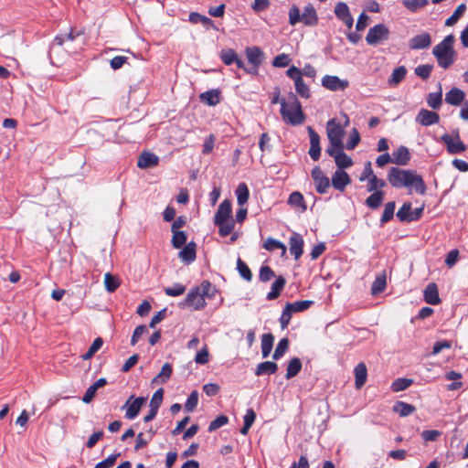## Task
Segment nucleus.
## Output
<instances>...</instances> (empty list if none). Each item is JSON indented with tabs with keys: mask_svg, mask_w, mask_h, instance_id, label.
<instances>
[{
	"mask_svg": "<svg viewBox=\"0 0 468 468\" xmlns=\"http://www.w3.org/2000/svg\"><path fill=\"white\" fill-rule=\"evenodd\" d=\"M388 181L395 188H413L417 193L424 195L426 185L420 176L414 170L391 167L388 173Z\"/></svg>",
	"mask_w": 468,
	"mask_h": 468,
	"instance_id": "1",
	"label": "nucleus"
},
{
	"mask_svg": "<svg viewBox=\"0 0 468 468\" xmlns=\"http://www.w3.org/2000/svg\"><path fill=\"white\" fill-rule=\"evenodd\" d=\"M280 113L285 123L296 126L304 122L305 115L303 112L301 102L293 93L289 94L288 101H281Z\"/></svg>",
	"mask_w": 468,
	"mask_h": 468,
	"instance_id": "2",
	"label": "nucleus"
},
{
	"mask_svg": "<svg viewBox=\"0 0 468 468\" xmlns=\"http://www.w3.org/2000/svg\"><path fill=\"white\" fill-rule=\"evenodd\" d=\"M454 41V36L450 34L433 47L432 54L436 58L438 65L444 69L450 68L455 61L456 52L453 48Z\"/></svg>",
	"mask_w": 468,
	"mask_h": 468,
	"instance_id": "3",
	"label": "nucleus"
},
{
	"mask_svg": "<svg viewBox=\"0 0 468 468\" xmlns=\"http://www.w3.org/2000/svg\"><path fill=\"white\" fill-rule=\"evenodd\" d=\"M82 35L81 31L74 32L71 29L69 33L58 35L52 41L49 48V57L58 52V48L65 45L64 49L68 52H77V48L72 47V43Z\"/></svg>",
	"mask_w": 468,
	"mask_h": 468,
	"instance_id": "4",
	"label": "nucleus"
},
{
	"mask_svg": "<svg viewBox=\"0 0 468 468\" xmlns=\"http://www.w3.org/2000/svg\"><path fill=\"white\" fill-rule=\"evenodd\" d=\"M326 133L329 140V145L326 149H334L335 147H342L344 145V129L335 120H330L327 122Z\"/></svg>",
	"mask_w": 468,
	"mask_h": 468,
	"instance_id": "5",
	"label": "nucleus"
},
{
	"mask_svg": "<svg viewBox=\"0 0 468 468\" xmlns=\"http://www.w3.org/2000/svg\"><path fill=\"white\" fill-rule=\"evenodd\" d=\"M207 303L203 294H201L198 287L192 288L186 294L184 301L178 303L179 307L184 309L186 307L193 308L194 310H202Z\"/></svg>",
	"mask_w": 468,
	"mask_h": 468,
	"instance_id": "6",
	"label": "nucleus"
},
{
	"mask_svg": "<svg viewBox=\"0 0 468 468\" xmlns=\"http://www.w3.org/2000/svg\"><path fill=\"white\" fill-rule=\"evenodd\" d=\"M389 29L384 24H378L373 27L369 28L366 37V41L370 46H377L382 41L389 38Z\"/></svg>",
	"mask_w": 468,
	"mask_h": 468,
	"instance_id": "7",
	"label": "nucleus"
},
{
	"mask_svg": "<svg viewBox=\"0 0 468 468\" xmlns=\"http://www.w3.org/2000/svg\"><path fill=\"white\" fill-rule=\"evenodd\" d=\"M441 141L445 144L447 152L450 154H461L467 148V146L462 142L458 132H456L454 136L444 133L441 137Z\"/></svg>",
	"mask_w": 468,
	"mask_h": 468,
	"instance_id": "8",
	"label": "nucleus"
},
{
	"mask_svg": "<svg viewBox=\"0 0 468 468\" xmlns=\"http://www.w3.org/2000/svg\"><path fill=\"white\" fill-rule=\"evenodd\" d=\"M345 145L334 149H326L328 155L335 159L337 169L344 170L353 165V160L344 152Z\"/></svg>",
	"mask_w": 468,
	"mask_h": 468,
	"instance_id": "9",
	"label": "nucleus"
},
{
	"mask_svg": "<svg viewBox=\"0 0 468 468\" xmlns=\"http://www.w3.org/2000/svg\"><path fill=\"white\" fill-rule=\"evenodd\" d=\"M316 191L319 194L327 193L330 187V180L319 166L313 168L311 172Z\"/></svg>",
	"mask_w": 468,
	"mask_h": 468,
	"instance_id": "10",
	"label": "nucleus"
},
{
	"mask_svg": "<svg viewBox=\"0 0 468 468\" xmlns=\"http://www.w3.org/2000/svg\"><path fill=\"white\" fill-rule=\"evenodd\" d=\"M321 83L324 88L332 91L345 90L349 86L348 80H341L337 76L333 75H324L322 78Z\"/></svg>",
	"mask_w": 468,
	"mask_h": 468,
	"instance_id": "11",
	"label": "nucleus"
},
{
	"mask_svg": "<svg viewBox=\"0 0 468 468\" xmlns=\"http://www.w3.org/2000/svg\"><path fill=\"white\" fill-rule=\"evenodd\" d=\"M307 131L310 137V149L308 153L314 161H317L321 156L320 136L311 126L307 127Z\"/></svg>",
	"mask_w": 468,
	"mask_h": 468,
	"instance_id": "12",
	"label": "nucleus"
},
{
	"mask_svg": "<svg viewBox=\"0 0 468 468\" xmlns=\"http://www.w3.org/2000/svg\"><path fill=\"white\" fill-rule=\"evenodd\" d=\"M144 402V398L139 397L133 399V396H131L129 399L126 401L123 408L127 407L125 417L128 420H133L140 412V410Z\"/></svg>",
	"mask_w": 468,
	"mask_h": 468,
	"instance_id": "13",
	"label": "nucleus"
},
{
	"mask_svg": "<svg viewBox=\"0 0 468 468\" xmlns=\"http://www.w3.org/2000/svg\"><path fill=\"white\" fill-rule=\"evenodd\" d=\"M431 45V37L428 32L416 35L409 41L410 49L419 50L428 48Z\"/></svg>",
	"mask_w": 468,
	"mask_h": 468,
	"instance_id": "14",
	"label": "nucleus"
},
{
	"mask_svg": "<svg viewBox=\"0 0 468 468\" xmlns=\"http://www.w3.org/2000/svg\"><path fill=\"white\" fill-rule=\"evenodd\" d=\"M416 122L422 126H431L440 122V115L435 112L421 109L416 116Z\"/></svg>",
	"mask_w": 468,
	"mask_h": 468,
	"instance_id": "15",
	"label": "nucleus"
},
{
	"mask_svg": "<svg viewBox=\"0 0 468 468\" xmlns=\"http://www.w3.org/2000/svg\"><path fill=\"white\" fill-rule=\"evenodd\" d=\"M335 14L349 29L353 27L354 19L346 3H337L335 7Z\"/></svg>",
	"mask_w": 468,
	"mask_h": 468,
	"instance_id": "16",
	"label": "nucleus"
},
{
	"mask_svg": "<svg viewBox=\"0 0 468 468\" xmlns=\"http://www.w3.org/2000/svg\"><path fill=\"white\" fill-rule=\"evenodd\" d=\"M350 183V176L344 170L337 169L332 176V186L338 191L343 192Z\"/></svg>",
	"mask_w": 468,
	"mask_h": 468,
	"instance_id": "17",
	"label": "nucleus"
},
{
	"mask_svg": "<svg viewBox=\"0 0 468 468\" xmlns=\"http://www.w3.org/2000/svg\"><path fill=\"white\" fill-rule=\"evenodd\" d=\"M231 202L229 199L223 200L215 214L214 223H222L229 221L231 216Z\"/></svg>",
	"mask_w": 468,
	"mask_h": 468,
	"instance_id": "18",
	"label": "nucleus"
},
{
	"mask_svg": "<svg viewBox=\"0 0 468 468\" xmlns=\"http://www.w3.org/2000/svg\"><path fill=\"white\" fill-rule=\"evenodd\" d=\"M290 252L298 260L303 252V239L298 233H293L289 239Z\"/></svg>",
	"mask_w": 468,
	"mask_h": 468,
	"instance_id": "19",
	"label": "nucleus"
},
{
	"mask_svg": "<svg viewBox=\"0 0 468 468\" xmlns=\"http://www.w3.org/2000/svg\"><path fill=\"white\" fill-rule=\"evenodd\" d=\"M392 164L406 165L410 160V154L406 146L400 145L392 152Z\"/></svg>",
	"mask_w": 468,
	"mask_h": 468,
	"instance_id": "20",
	"label": "nucleus"
},
{
	"mask_svg": "<svg viewBox=\"0 0 468 468\" xmlns=\"http://www.w3.org/2000/svg\"><path fill=\"white\" fill-rule=\"evenodd\" d=\"M245 53L250 65L261 66L262 64L264 53L259 47L247 48Z\"/></svg>",
	"mask_w": 468,
	"mask_h": 468,
	"instance_id": "21",
	"label": "nucleus"
},
{
	"mask_svg": "<svg viewBox=\"0 0 468 468\" xmlns=\"http://www.w3.org/2000/svg\"><path fill=\"white\" fill-rule=\"evenodd\" d=\"M197 245L194 241L187 243L178 253L182 261L189 264L196 260Z\"/></svg>",
	"mask_w": 468,
	"mask_h": 468,
	"instance_id": "22",
	"label": "nucleus"
},
{
	"mask_svg": "<svg viewBox=\"0 0 468 468\" xmlns=\"http://www.w3.org/2000/svg\"><path fill=\"white\" fill-rule=\"evenodd\" d=\"M159 157L154 153L143 152L137 162L140 168H148L158 165Z\"/></svg>",
	"mask_w": 468,
	"mask_h": 468,
	"instance_id": "23",
	"label": "nucleus"
},
{
	"mask_svg": "<svg viewBox=\"0 0 468 468\" xmlns=\"http://www.w3.org/2000/svg\"><path fill=\"white\" fill-rule=\"evenodd\" d=\"M424 300L429 304H438L441 303V299L439 297L438 287L436 283L431 282L429 283L424 290Z\"/></svg>",
	"mask_w": 468,
	"mask_h": 468,
	"instance_id": "24",
	"label": "nucleus"
},
{
	"mask_svg": "<svg viewBox=\"0 0 468 468\" xmlns=\"http://www.w3.org/2000/svg\"><path fill=\"white\" fill-rule=\"evenodd\" d=\"M465 93L458 89L452 88L445 94V101L453 106H458L464 100Z\"/></svg>",
	"mask_w": 468,
	"mask_h": 468,
	"instance_id": "25",
	"label": "nucleus"
},
{
	"mask_svg": "<svg viewBox=\"0 0 468 468\" xmlns=\"http://www.w3.org/2000/svg\"><path fill=\"white\" fill-rule=\"evenodd\" d=\"M107 384V380L104 378H99L96 382H94L91 386H90L84 396L82 397V401L84 403H90L96 395V392L99 388L104 387Z\"/></svg>",
	"mask_w": 468,
	"mask_h": 468,
	"instance_id": "26",
	"label": "nucleus"
},
{
	"mask_svg": "<svg viewBox=\"0 0 468 468\" xmlns=\"http://www.w3.org/2000/svg\"><path fill=\"white\" fill-rule=\"evenodd\" d=\"M301 21L306 26H314L318 23L316 11L312 5H308L304 7L301 15Z\"/></svg>",
	"mask_w": 468,
	"mask_h": 468,
	"instance_id": "27",
	"label": "nucleus"
},
{
	"mask_svg": "<svg viewBox=\"0 0 468 468\" xmlns=\"http://www.w3.org/2000/svg\"><path fill=\"white\" fill-rule=\"evenodd\" d=\"M189 22H191L192 24L201 23L207 29L211 27L215 30H218V28L215 26L214 21L211 18L197 12H191L189 14Z\"/></svg>",
	"mask_w": 468,
	"mask_h": 468,
	"instance_id": "28",
	"label": "nucleus"
},
{
	"mask_svg": "<svg viewBox=\"0 0 468 468\" xmlns=\"http://www.w3.org/2000/svg\"><path fill=\"white\" fill-rule=\"evenodd\" d=\"M278 370V365L275 362L272 361H265L260 363L256 369H255V375L256 376H263V375H272L276 373Z\"/></svg>",
	"mask_w": 468,
	"mask_h": 468,
	"instance_id": "29",
	"label": "nucleus"
},
{
	"mask_svg": "<svg viewBox=\"0 0 468 468\" xmlns=\"http://www.w3.org/2000/svg\"><path fill=\"white\" fill-rule=\"evenodd\" d=\"M355 373V384L356 388H361L366 381L367 376V367L364 363H359L354 370Z\"/></svg>",
	"mask_w": 468,
	"mask_h": 468,
	"instance_id": "30",
	"label": "nucleus"
},
{
	"mask_svg": "<svg viewBox=\"0 0 468 468\" xmlns=\"http://www.w3.org/2000/svg\"><path fill=\"white\" fill-rule=\"evenodd\" d=\"M199 98L202 102L215 106L220 101V92L218 90H210L201 93Z\"/></svg>",
	"mask_w": 468,
	"mask_h": 468,
	"instance_id": "31",
	"label": "nucleus"
},
{
	"mask_svg": "<svg viewBox=\"0 0 468 468\" xmlns=\"http://www.w3.org/2000/svg\"><path fill=\"white\" fill-rule=\"evenodd\" d=\"M285 283V279L282 276H279L272 283L271 290V292H268L266 296L267 300L271 301L277 299L280 296L282 291L283 290Z\"/></svg>",
	"mask_w": 468,
	"mask_h": 468,
	"instance_id": "32",
	"label": "nucleus"
},
{
	"mask_svg": "<svg viewBox=\"0 0 468 468\" xmlns=\"http://www.w3.org/2000/svg\"><path fill=\"white\" fill-rule=\"evenodd\" d=\"M173 372V367L169 363H165L163 365L160 373L154 378L152 383L154 384H165L166 383Z\"/></svg>",
	"mask_w": 468,
	"mask_h": 468,
	"instance_id": "33",
	"label": "nucleus"
},
{
	"mask_svg": "<svg viewBox=\"0 0 468 468\" xmlns=\"http://www.w3.org/2000/svg\"><path fill=\"white\" fill-rule=\"evenodd\" d=\"M415 407L403 401H397L393 406V411L400 417H407L415 411Z\"/></svg>",
	"mask_w": 468,
	"mask_h": 468,
	"instance_id": "34",
	"label": "nucleus"
},
{
	"mask_svg": "<svg viewBox=\"0 0 468 468\" xmlns=\"http://www.w3.org/2000/svg\"><path fill=\"white\" fill-rule=\"evenodd\" d=\"M384 195L383 191H375L366 199L365 203L369 208L377 209L380 207Z\"/></svg>",
	"mask_w": 468,
	"mask_h": 468,
	"instance_id": "35",
	"label": "nucleus"
},
{
	"mask_svg": "<svg viewBox=\"0 0 468 468\" xmlns=\"http://www.w3.org/2000/svg\"><path fill=\"white\" fill-rule=\"evenodd\" d=\"M274 336L269 333L264 334L261 337V354L262 357L266 358L270 356L272 346H273Z\"/></svg>",
	"mask_w": 468,
	"mask_h": 468,
	"instance_id": "36",
	"label": "nucleus"
},
{
	"mask_svg": "<svg viewBox=\"0 0 468 468\" xmlns=\"http://www.w3.org/2000/svg\"><path fill=\"white\" fill-rule=\"evenodd\" d=\"M302 368V362L298 357H293L291 359L288 363L287 369H286V379H290L293 377H295Z\"/></svg>",
	"mask_w": 468,
	"mask_h": 468,
	"instance_id": "37",
	"label": "nucleus"
},
{
	"mask_svg": "<svg viewBox=\"0 0 468 468\" xmlns=\"http://www.w3.org/2000/svg\"><path fill=\"white\" fill-rule=\"evenodd\" d=\"M262 247L269 251H273L275 250H282V255L283 256L286 253V246L281 242L280 240H277L272 238H268Z\"/></svg>",
	"mask_w": 468,
	"mask_h": 468,
	"instance_id": "38",
	"label": "nucleus"
},
{
	"mask_svg": "<svg viewBox=\"0 0 468 468\" xmlns=\"http://www.w3.org/2000/svg\"><path fill=\"white\" fill-rule=\"evenodd\" d=\"M104 285L108 292H113L120 286V280L117 276L107 272L104 275Z\"/></svg>",
	"mask_w": 468,
	"mask_h": 468,
	"instance_id": "39",
	"label": "nucleus"
},
{
	"mask_svg": "<svg viewBox=\"0 0 468 468\" xmlns=\"http://www.w3.org/2000/svg\"><path fill=\"white\" fill-rule=\"evenodd\" d=\"M237 201L239 206H243L248 202L250 191L245 183L239 184L236 191Z\"/></svg>",
	"mask_w": 468,
	"mask_h": 468,
	"instance_id": "40",
	"label": "nucleus"
},
{
	"mask_svg": "<svg viewBox=\"0 0 468 468\" xmlns=\"http://www.w3.org/2000/svg\"><path fill=\"white\" fill-rule=\"evenodd\" d=\"M387 280L385 275L378 276L371 285V294L378 295L385 291Z\"/></svg>",
	"mask_w": 468,
	"mask_h": 468,
	"instance_id": "41",
	"label": "nucleus"
},
{
	"mask_svg": "<svg viewBox=\"0 0 468 468\" xmlns=\"http://www.w3.org/2000/svg\"><path fill=\"white\" fill-rule=\"evenodd\" d=\"M294 86L296 92L299 96L304 99H308L311 97V91L307 84L303 81V77L295 80Z\"/></svg>",
	"mask_w": 468,
	"mask_h": 468,
	"instance_id": "42",
	"label": "nucleus"
},
{
	"mask_svg": "<svg viewBox=\"0 0 468 468\" xmlns=\"http://www.w3.org/2000/svg\"><path fill=\"white\" fill-rule=\"evenodd\" d=\"M406 74H407V69L404 66H399V67L396 68L393 70L390 79L388 80V83L391 85L399 84L400 81H402L405 79Z\"/></svg>",
	"mask_w": 468,
	"mask_h": 468,
	"instance_id": "43",
	"label": "nucleus"
},
{
	"mask_svg": "<svg viewBox=\"0 0 468 468\" xmlns=\"http://www.w3.org/2000/svg\"><path fill=\"white\" fill-rule=\"evenodd\" d=\"M441 102H442L441 90H440L438 92H431L428 94L427 103L431 109H433V110L440 109Z\"/></svg>",
	"mask_w": 468,
	"mask_h": 468,
	"instance_id": "44",
	"label": "nucleus"
},
{
	"mask_svg": "<svg viewBox=\"0 0 468 468\" xmlns=\"http://www.w3.org/2000/svg\"><path fill=\"white\" fill-rule=\"evenodd\" d=\"M466 10L465 4H461L457 6L453 14L448 17L445 21L446 27H452L457 23V21L460 19V17L463 15V13Z\"/></svg>",
	"mask_w": 468,
	"mask_h": 468,
	"instance_id": "45",
	"label": "nucleus"
},
{
	"mask_svg": "<svg viewBox=\"0 0 468 468\" xmlns=\"http://www.w3.org/2000/svg\"><path fill=\"white\" fill-rule=\"evenodd\" d=\"M237 52L232 48H226L220 51V58L227 66L234 64V61L237 60Z\"/></svg>",
	"mask_w": 468,
	"mask_h": 468,
	"instance_id": "46",
	"label": "nucleus"
},
{
	"mask_svg": "<svg viewBox=\"0 0 468 468\" xmlns=\"http://www.w3.org/2000/svg\"><path fill=\"white\" fill-rule=\"evenodd\" d=\"M395 207L396 205L394 201L388 202L385 205L384 211L380 218L381 225L386 224L393 218Z\"/></svg>",
	"mask_w": 468,
	"mask_h": 468,
	"instance_id": "47",
	"label": "nucleus"
},
{
	"mask_svg": "<svg viewBox=\"0 0 468 468\" xmlns=\"http://www.w3.org/2000/svg\"><path fill=\"white\" fill-rule=\"evenodd\" d=\"M428 3V0H402L403 5L410 12L425 7Z\"/></svg>",
	"mask_w": 468,
	"mask_h": 468,
	"instance_id": "48",
	"label": "nucleus"
},
{
	"mask_svg": "<svg viewBox=\"0 0 468 468\" xmlns=\"http://www.w3.org/2000/svg\"><path fill=\"white\" fill-rule=\"evenodd\" d=\"M173 237H172V245L176 249H180L186 242L187 236L186 232L181 230H175L172 231Z\"/></svg>",
	"mask_w": 468,
	"mask_h": 468,
	"instance_id": "49",
	"label": "nucleus"
},
{
	"mask_svg": "<svg viewBox=\"0 0 468 468\" xmlns=\"http://www.w3.org/2000/svg\"><path fill=\"white\" fill-rule=\"evenodd\" d=\"M237 270L239 275L247 282H250L252 279V273L248 267V265L241 260L238 259L237 261Z\"/></svg>",
	"mask_w": 468,
	"mask_h": 468,
	"instance_id": "50",
	"label": "nucleus"
},
{
	"mask_svg": "<svg viewBox=\"0 0 468 468\" xmlns=\"http://www.w3.org/2000/svg\"><path fill=\"white\" fill-rule=\"evenodd\" d=\"M288 347H289V340H288V338L281 339L279 341L275 350H274V353L272 355V358L274 360H279L282 356H283V355L287 351Z\"/></svg>",
	"mask_w": 468,
	"mask_h": 468,
	"instance_id": "51",
	"label": "nucleus"
},
{
	"mask_svg": "<svg viewBox=\"0 0 468 468\" xmlns=\"http://www.w3.org/2000/svg\"><path fill=\"white\" fill-rule=\"evenodd\" d=\"M288 203L292 206L301 207L303 211L306 209L304 199L300 192H293L289 196Z\"/></svg>",
	"mask_w": 468,
	"mask_h": 468,
	"instance_id": "52",
	"label": "nucleus"
},
{
	"mask_svg": "<svg viewBox=\"0 0 468 468\" xmlns=\"http://www.w3.org/2000/svg\"><path fill=\"white\" fill-rule=\"evenodd\" d=\"M386 185L385 180L379 179L375 176L367 181V190L368 192L379 191L378 189L385 187Z\"/></svg>",
	"mask_w": 468,
	"mask_h": 468,
	"instance_id": "53",
	"label": "nucleus"
},
{
	"mask_svg": "<svg viewBox=\"0 0 468 468\" xmlns=\"http://www.w3.org/2000/svg\"><path fill=\"white\" fill-rule=\"evenodd\" d=\"M412 382L413 381L409 378H397L395 381H393L391 388L395 392L402 391L407 389L412 384Z\"/></svg>",
	"mask_w": 468,
	"mask_h": 468,
	"instance_id": "54",
	"label": "nucleus"
},
{
	"mask_svg": "<svg viewBox=\"0 0 468 468\" xmlns=\"http://www.w3.org/2000/svg\"><path fill=\"white\" fill-rule=\"evenodd\" d=\"M410 213H411V204L410 202H406L402 205V207L397 212V217L400 221L410 222Z\"/></svg>",
	"mask_w": 468,
	"mask_h": 468,
	"instance_id": "55",
	"label": "nucleus"
},
{
	"mask_svg": "<svg viewBox=\"0 0 468 468\" xmlns=\"http://www.w3.org/2000/svg\"><path fill=\"white\" fill-rule=\"evenodd\" d=\"M198 403V393L197 390H194L188 396L186 403H185V410L187 412H192L195 410Z\"/></svg>",
	"mask_w": 468,
	"mask_h": 468,
	"instance_id": "56",
	"label": "nucleus"
},
{
	"mask_svg": "<svg viewBox=\"0 0 468 468\" xmlns=\"http://www.w3.org/2000/svg\"><path fill=\"white\" fill-rule=\"evenodd\" d=\"M164 291L167 296L176 297L182 295L186 292V286L181 283H175L171 287H165Z\"/></svg>",
	"mask_w": 468,
	"mask_h": 468,
	"instance_id": "57",
	"label": "nucleus"
},
{
	"mask_svg": "<svg viewBox=\"0 0 468 468\" xmlns=\"http://www.w3.org/2000/svg\"><path fill=\"white\" fill-rule=\"evenodd\" d=\"M313 304V301H297L294 303H289L287 305L291 308L292 313L303 312L307 310Z\"/></svg>",
	"mask_w": 468,
	"mask_h": 468,
	"instance_id": "58",
	"label": "nucleus"
},
{
	"mask_svg": "<svg viewBox=\"0 0 468 468\" xmlns=\"http://www.w3.org/2000/svg\"><path fill=\"white\" fill-rule=\"evenodd\" d=\"M103 341L101 337L96 338L91 346L89 347L88 351L82 356L84 360L91 358L94 354L101 347Z\"/></svg>",
	"mask_w": 468,
	"mask_h": 468,
	"instance_id": "59",
	"label": "nucleus"
},
{
	"mask_svg": "<svg viewBox=\"0 0 468 468\" xmlns=\"http://www.w3.org/2000/svg\"><path fill=\"white\" fill-rule=\"evenodd\" d=\"M432 69H433L432 65H429V64L420 65L415 69V74L418 77L421 78L422 80H427L430 78Z\"/></svg>",
	"mask_w": 468,
	"mask_h": 468,
	"instance_id": "60",
	"label": "nucleus"
},
{
	"mask_svg": "<svg viewBox=\"0 0 468 468\" xmlns=\"http://www.w3.org/2000/svg\"><path fill=\"white\" fill-rule=\"evenodd\" d=\"M215 225L219 228L218 233L221 237H226L230 234L235 226L233 220L223 221L222 223H215Z\"/></svg>",
	"mask_w": 468,
	"mask_h": 468,
	"instance_id": "61",
	"label": "nucleus"
},
{
	"mask_svg": "<svg viewBox=\"0 0 468 468\" xmlns=\"http://www.w3.org/2000/svg\"><path fill=\"white\" fill-rule=\"evenodd\" d=\"M164 389L162 388H158L153 395L150 401V408L158 410L160 405L163 401Z\"/></svg>",
	"mask_w": 468,
	"mask_h": 468,
	"instance_id": "62",
	"label": "nucleus"
},
{
	"mask_svg": "<svg viewBox=\"0 0 468 468\" xmlns=\"http://www.w3.org/2000/svg\"><path fill=\"white\" fill-rule=\"evenodd\" d=\"M291 62V58L289 55L285 53H282L277 55L272 61V66L276 68H284L287 67Z\"/></svg>",
	"mask_w": 468,
	"mask_h": 468,
	"instance_id": "63",
	"label": "nucleus"
},
{
	"mask_svg": "<svg viewBox=\"0 0 468 468\" xmlns=\"http://www.w3.org/2000/svg\"><path fill=\"white\" fill-rule=\"evenodd\" d=\"M120 453L111 454L105 460L98 463L94 468H111L114 465L118 457H120Z\"/></svg>",
	"mask_w": 468,
	"mask_h": 468,
	"instance_id": "64",
	"label": "nucleus"
}]
</instances>
